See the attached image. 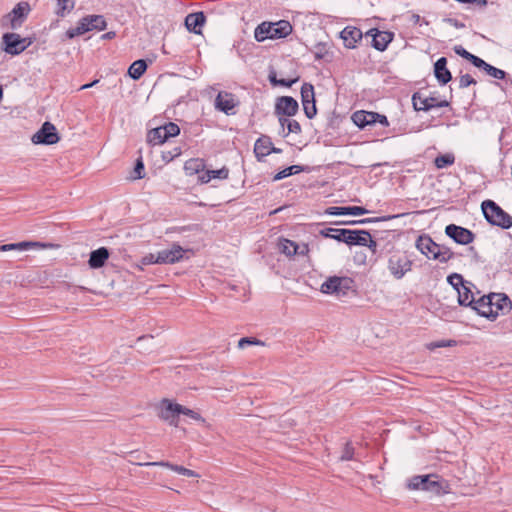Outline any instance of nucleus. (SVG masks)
Masks as SVG:
<instances>
[{
    "mask_svg": "<svg viewBox=\"0 0 512 512\" xmlns=\"http://www.w3.org/2000/svg\"><path fill=\"white\" fill-rule=\"evenodd\" d=\"M114 36H115V32L110 31V32L103 34L102 39H105V40L112 39Z\"/></svg>",
    "mask_w": 512,
    "mask_h": 512,
    "instance_id": "0e129e2a",
    "label": "nucleus"
},
{
    "mask_svg": "<svg viewBox=\"0 0 512 512\" xmlns=\"http://www.w3.org/2000/svg\"><path fill=\"white\" fill-rule=\"evenodd\" d=\"M181 414V405L169 399H163L158 406V416L169 425L177 427Z\"/></svg>",
    "mask_w": 512,
    "mask_h": 512,
    "instance_id": "39448f33",
    "label": "nucleus"
},
{
    "mask_svg": "<svg viewBox=\"0 0 512 512\" xmlns=\"http://www.w3.org/2000/svg\"><path fill=\"white\" fill-rule=\"evenodd\" d=\"M146 69L147 64L145 60L139 59L131 64L128 69V74L132 79L138 80L145 73Z\"/></svg>",
    "mask_w": 512,
    "mask_h": 512,
    "instance_id": "2f4dec72",
    "label": "nucleus"
},
{
    "mask_svg": "<svg viewBox=\"0 0 512 512\" xmlns=\"http://www.w3.org/2000/svg\"><path fill=\"white\" fill-rule=\"evenodd\" d=\"M471 308L478 312L479 315L493 320V304L492 293L489 295L481 296L479 299H474Z\"/></svg>",
    "mask_w": 512,
    "mask_h": 512,
    "instance_id": "f3484780",
    "label": "nucleus"
},
{
    "mask_svg": "<svg viewBox=\"0 0 512 512\" xmlns=\"http://www.w3.org/2000/svg\"><path fill=\"white\" fill-rule=\"evenodd\" d=\"M163 133L169 139L170 137H175L180 133V128L177 124L173 122H169L165 124L164 126H160Z\"/></svg>",
    "mask_w": 512,
    "mask_h": 512,
    "instance_id": "c03bdc74",
    "label": "nucleus"
},
{
    "mask_svg": "<svg viewBox=\"0 0 512 512\" xmlns=\"http://www.w3.org/2000/svg\"><path fill=\"white\" fill-rule=\"evenodd\" d=\"M135 179H141L144 177V164L142 160H137L135 168H134Z\"/></svg>",
    "mask_w": 512,
    "mask_h": 512,
    "instance_id": "6e6d98bb",
    "label": "nucleus"
},
{
    "mask_svg": "<svg viewBox=\"0 0 512 512\" xmlns=\"http://www.w3.org/2000/svg\"><path fill=\"white\" fill-rule=\"evenodd\" d=\"M412 104L417 111H429L433 108H442L449 105L446 100H439L437 97L432 96H424L421 92L413 94Z\"/></svg>",
    "mask_w": 512,
    "mask_h": 512,
    "instance_id": "6e6552de",
    "label": "nucleus"
},
{
    "mask_svg": "<svg viewBox=\"0 0 512 512\" xmlns=\"http://www.w3.org/2000/svg\"><path fill=\"white\" fill-rule=\"evenodd\" d=\"M416 248L426 257L434 259L438 244L428 235L419 236L415 244Z\"/></svg>",
    "mask_w": 512,
    "mask_h": 512,
    "instance_id": "6ab92c4d",
    "label": "nucleus"
},
{
    "mask_svg": "<svg viewBox=\"0 0 512 512\" xmlns=\"http://www.w3.org/2000/svg\"><path fill=\"white\" fill-rule=\"evenodd\" d=\"M147 140L152 145H159L167 141V137L163 133L161 127L153 128L148 132Z\"/></svg>",
    "mask_w": 512,
    "mask_h": 512,
    "instance_id": "f704fd0d",
    "label": "nucleus"
},
{
    "mask_svg": "<svg viewBox=\"0 0 512 512\" xmlns=\"http://www.w3.org/2000/svg\"><path fill=\"white\" fill-rule=\"evenodd\" d=\"M327 215L341 216V215H364L368 210L361 206H331L325 210Z\"/></svg>",
    "mask_w": 512,
    "mask_h": 512,
    "instance_id": "412c9836",
    "label": "nucleus"
},
{
    "mask_svg": "<svg viewBox=\"0 0 512 512\" xmlns=\"http://www.w3.org/2000/svg\"><path fill=\"white\" fill-rule=\"evenodd\" d=\"M48 245L41 243V242H35V241H23L19 243H11V244H4L0 246V251L7 252V251H28L30 249H40V248H46Z\"/></svg>",
    "mask_w": 512,
    "mask_h": 512,
    "instance_id": "aec40b11",
    "label": "nucleus"
},
{
    "mask_svg": "<svg viewBox=\"0 0 512 512\" xmlns=\"http://www.w3.org/2000/svg\"><path fill=\"white\" fill-rule=\"evenodd\" d=\"M353 455H354V448L352 447L350 442H347L345 444V447H344L343 452L341 454L340 460L341 461L351 460V459H353Z\"/></svg>",
    "mask_w": 512,
    "mask_h": 512,
    "instance_id": "603ef678",
    "label": "nucleus"
},
{
    "mask_svg": "<svg viewBox=\"0 0 512 512\" xmlns=\"http://www.w3.org/2000/svg\"><path fill=\"white\" fill-rule=\"evenodd\" d=\"M34 144L53 145L56 144L60 137L57 133L56 127L46 121L41 128L31 138Z\"/></svg>",
    "mask_w": 512,
    "mask_h": 512,
    "instance_id": "0eeeda50",
    "label": "nucleus"
},
{
    "mask_svg": "<svg viewBox=\"0 0 512 512\" xmlns=\"http://www.w3.org/2000/svg\"><path fill=\"white\" fill-rule=\"evenodd\" d=\"M457 294H458V303L461 306H469L471 307L474 303V294L470 290V288L465 284L462 288H457Z\"/></svg>",
    "mask_w": 512,
    "mask_h": 512,
    "instance_id": "7c9ffc66",
    "label": "nucleus"
},
{
    "mask_svg": "<svg viewBox=\"0 0 512 512\" xmlns=\"http://www.w3.org/2000/svg\"><path fill=\"white\" fill-rule=\"evenodd\" d=\"M184 250L180 245L173 244L170 249H164L157 252V260L158 264H174L183 259Z\"/></svg>",
    "mask_w": 512,
    "mask_h": 512,
    "instance_id": "f8f14e48",
    "label": "nucleus"
},
{
    "mask_svg": "<svg viewBox=\"0 0 512 512\" xmlns=\"http://www.w3.org/2000/svg\"><path fill=\"white\" fill-rule=\"evenodd\" d=\"M375 117H379V113L360 110L354 112L351 119L356 126L363 129L368 125L375 124Z\"/></svg>",
    "mask_w": 512,
    "mask_h": 512,
    "instance_id": "b1692460",
    "label": "nucleus"
},
{
    "mask_svg": "<svg viewBox=\"0 0 512 512\" xmlns=\"http://www.w3.org/2000/svg\"><path fill=\"white\" fill-rule=\"evenodd\" d=\"M89 31L90 28L87 26L86 22L84 21V18H81L75 27L70 28L66 31V37L68 39H72L76 36L83 35Z\"/></svg>",
    "mask_w": 512,
    "mask_h": 512,
    "instance_id": "c9c22d12",
    "label": "nucleus"
},
{
    "mask_svg": "<svg viewBox=\"0 0 512 512\" xmlns=\"http://www.w3.org/2000/svg\"><path fill=\"white\" fill-rule=\"evenodd\" d=\"M377 122L382 124L383 126H388L389 125V122H388L387 117L385 115L379 114V117H375V123H377Z\"/></svg>",
    "mask_w": 512,
    "mask_h": 512,
    "instance_id": "bf43d9fd",
    "label": "nucleus"
},
{
    "mask_svg": "<svg viewBox=\"0 0 512 512\" xmlns=\"http://www.w3.org/2000/svg\"><path fill=\"white\" fill-rule=\"evenodd\" d=\"M455 343V341L453 340H449V341H440V342H437L433 345V347H448V346H452L453 344Z\"/></svg>",
    "mask_w": 512,
    "mask_h": 512,
    "instance_id": "052dcab7",
    "label": "nucleus"
},
{
    "mask_svg": "<svg viewBox=\"0 0 512 512\" xmlns=\"http://www.w3.org/2000/svg\"><path fill=\"white\" fill-rule=\"evenodd\" d=\"M340 37L343 40L345 47L352 49L355 48L357 42L362 39L363 33L359 28L347 26L341 31Z\"/></svg>",
    "mask_w": 512,
    "mask_h": 512,
    "instance_id": "a211bd4d",
    "label": "nucleus"
},
{
    "mask_svg": "<svg viewBox=\"0 0 512 512\" xmlns=\"http://www.w3.org/2000/svg\"><path fill=\"white\" fill-rule=\"evenodd\" d=\"M285 115H280L279 116V123L282 127V129L284 130V127L288 125V122L290 121V119L288 118H285L284 117Z\"/></svg>",
    "mask_w": 512,
    "mask_h": 512,
    "instance_id": "680f3d73",
    "label": "nucleus"
},
{
    "mask_svg": "<svg viewBox=\"0 0 512 512\" xmlns=\"http://www.w3.org/2000/svg\"><path fill=\"white\" fill-rule=\"evenodd\" d=\"M434 74L438 82L442 85L451 81V72L447 69V59L445 57L439 58L434 64Z\"/></svg>",
    "mask_w": 512,
    "mask_h": 512,
    "instance_id": "5701e85b",
    "label": "nucleus"
},
{
    "mask_svg": "<svg viewBox=\"0 0 512 512\" xmlns=\"http://www.w3.org/2000/svg\"><path fill=\"white\" fill-rule=\"evenodd\" d=\"M287 132L284 134L285 136L289 133L299 134L301 132V125L296 120H290L287 125Z\"/></svg>",
    "mask_w": 512,
    "mask_h": 512,
    "instance_id": "5fc2aeb1",
    "label": "nucleus"
},
{
    "mask_svg": "<svg viewBox=\"0 0 512 512\" xmlns=\"http://www.w3.org/2000/svg\"><path fill=\"white\" fill-rule=\"evenodd\" d=\"M448 283L457 291V288H462L465 285L463 277L458 273H453L447 277ZM466 284H470L466 282Z\"/></svg>",
    "mask_w": 512,
    "mask_h": 512,
    "instance_id": "a18cd8bd",
    "label": "nucleus"
},
{
    "mask_svg": "<svg viewBox=\"0 0 512 512\" xmlns=\"http://www.w3.org/2000/svg\"><path fill=\"white\" fill-rule=\"evenodd\" d=\"M454 52L461 56L462 58L468 60L469 62H471L475 67L477 66V64L480 63L481 61V58L468 52L466 49H464L461 45H456L454 47Z\"/></svg>",
    "mask_w": 512,
    "mask_h": 512,
    "instance_id": "4c0bfd02",
    "label": "nucleus"
},
{
    "mask_svg": "<svg viewBox=\"0 0 512 512\" xmlns=\"http://www.w3.org/2000/svg\"><path fill=\"white\" fill-rule=\"evenodd\" d=\"M304 169L302 166L300 165H292L290 167H287L281 171H279L277 174H275L273 180L274 181H279V180H282L288 176H291L293 174H298L300 172H302Z\"/></svg>",
    "mask_w": 512,
    "mask_h": 512,
    "instance_id": "58836bf2",
    "label": "nucleus"
},
{
    "mask_svg": "<svg viewBox=\"0 0 512 512\" xmlns=\"http://www.w3.org/2000/svg\"><path fill=\"white\" fill-rule=\"evenodd\" d=\"M181 414L188 416L195 421L205 423V419L202 418V416L198 412H196L192 409H189L185 406H182V405H181Z\"/></svg>",
    "mask_w": 512,
    "mask_h": 512,
    "instance_id": "09e8293b",
    "label": "nucleus"
},
{
    "mask_svg": "<svg viewBox=\"0 0 512 512\" xmlns=\"http://www.w3.org/2000/svg\"><path fill=\"white\" fill-rule=\"evenodd\" d=\"M492 304L493 319H495L500 312L506 313L511 309V301L505 294L492 293Z\"/></svg>",
    "mask_w": 512,
    "mask_h": 512,
    "instance_id": "4be33fe9",
    "label": "nucleus"
},
{
    "mask_svg": "<svg viewBox=\"0 0 512 512\" xmlns=\"http://www.w3.org/2000/svg\"><path fill=\"white\" fill-rule=\"evenodd\" d=\"M291 32L292 26L289 21L263 22L256 27L254 37L258 42H262L266 39L285 38Z\"/></svg>",
    "mask_w": 512,
    "mask_h": 512,
    "instance_id": "f257e3e1",
    "label": "nucleus"
},
{
    "mask_svg": "<svg viewBox=\"0 0 512 512\" xmlns=\"http://www.w3.org/2000/svg\"><path fill=\"white\" fill-rule=\"evenodd\" d=\"M208 178H204V183H208L211 179H226L229 175V170L225 167L218 170L209 171Z\"/></svg>",
    "mask_w": 512,
    "mask_h": 512,
    "instance_id": "49530a36",
    "label": "nucleus"
},
{
    "mask_svg": "<svg viewBox=\"0 0 512 512\" xmlns=\"http://www.w3.org/2000/svg\"><path fill=\"white\" fill-rule=\"evenodd\" d=\"M279 251L287 257L297 255V244L289 239H280L278 243Z\"/></svg>",
    "mask_w": 512,
    "mask_h": 512,
    "instance_id": "72a5a7b5",
    "label": "nucleus"
},
{
    "mask_svg": "<svg viewBox=\"0 0 512 512\" xmlns=\"http://www.w3.org/2000/svg\"><path fill=\"white\" fill-rule=\"evenodd\" d=\"M319 234L325 238H331L352 246V235L354 234V230L344 228H324L319 231Z\"/></svg>",
    "mask_w": 512,
    "mask_h": 512,
    "instance_id": "2eb2a0df",
    "label": "nucleus"
},
{
    "mask_svg": "<svg viewBox=\"0 0 512 512\" xmlns=\"http://www.w3.org/2000/svg\"><path fill=\"white\" fill-rule=\"evenodd\" d=\"M237 105L238 100L235 95L226 91H220L214 101L215 109L225 113L226 115H234Z\"/></svg>",
    "mask_w": 512,
    "mask_h": 512,
    "instance_id": "9d476101",
    "label": "nucleus"
},
{
    "mask_svg": "<svg viewBox=\"0 0 512 512\" xmlns=\"http://www.w3.org/2000/svg\"><path fill=\"white\" fill-rule=\"evenodd\" d=\"M97 82H98V80H95V81H93V82H91V83H89V84H85V85L81 86V88H80V89H81V90H84V89L90 88V87H92L93 85H95Z\"/></svg>",
    "mask_w": 512,
    "mask_h": 512,
    "instance_id": "338daca9",
    "label": "nucleus"
},
{
    "mask_svg": "<svg viewBox=\"0 0 512 512\" xmlns=\"http://www.w3.org/2000/svg\"><path fill=\"white\" fill-rule=\"evenodd\" d=\"M394 216H388V217H374V218H369L370 220V223H375V222H379V221H385V220H388V219H391L393 218Z\"/></svg>",
    "mask_w": 512,
    "mask_h": 512,
    "instance_id": "e2e57ef3",
    "label": "nucleus"
},
{
    "mask_svg": "<svg viewBox=\"0 0 512 512\" xmlns=\"http://www.w3.org/2000/svg\"><path fill=\"white\" fill-rule=\"evenodd\" d=\"M366 36H370L372 38V46L378 51H384L394 38V34L392 32L380 31L376 28L367 31Z\"/></svg>",
    "mask_w": 512,
    "mask_h": 512,
    "instance_id": "4468645a",
    "label": "nucleus"
},
{
    "mask_svg": "<svg viewBox=\"0 0 512 512\" xmlns=\"http://www.w3.org/2000/svg\"><path fill=\"white\" fill-rule=\"evenodd\" d=\"M210 170H207L203 173V175L200 177L201 181L204 183V178H208V175H210L209 173Z\"/></svg>",
    "mask_w": 512,
    "mask_h": 512,
    "instance_id": "774afa93",
    "label": "nucleus"
},
{
    "mask_svg": "<svg viewBox=\"0 0 512 512\" xmlns=\"http://www.w3.org/2000/svg\"><path fill=\"white\" fill-rule=\"evenodd\" d=\"M408 488L411 490L421 489L433 493H439L442 489V485L439 482L437 475H416L409 480Z\"/></svg>",
    "mask_w": 512,
    "mask_h": 512,
    "instance_id": "20e7f679",
    "label": "nucleus"
},
{
    "mask_svg": "<svg viewBox=\"0 0 512 512\" xmlns=\"http://www.w3.org/2000/svg\"><path fill=\"white\" fill-rule=\"evenodd\" d=\"M412 269V261L403 254H393L388 259V270L396 279H402Z\"/></svg>",
    "mask_w": 512,
    "mask_h": 512,
    "instance_id": "423d86ee",
    "label": "nucleus"
},
{
    "mask_svg": "<svg viewBox=\"0 0 512 512\" xmlns=\"http://www.w3.org/2000/svg\"><path fill=\"white\" fill-rule=\"evenodd\" d=\"M320 291L337 298L346 297L356 292L355 282L350 277L332 276L322 283Z\"/></svg>",
    "mask_w": 512,
    "mask_h": 512,
    "instance_id": "f03ea898",
    "label": "nucleus"
},
{
    "mask_svg": "<svg viewBox=\"0 0 512 512\" xmlns=\"http://www.w3.org/2000/svg\"><path fill=\"white\" fill-rule=\"evenodd\" d=\"M144 465L145 466H161V467H166V468H169V469L175 471L178 474H181V475H184V476H187V477H198V474L195 471L187 469V468H185L183 466L172 464L170 462H165V461L148 462V463H145Z\"/></svg>",
    "mask_w": 512,
    "mask_h": 512,
    "instance_id": "cd10ccee",
    "label": "nucleus"
},
{
    "mask_svg": "<svg viewBox=\"0 0 512 512\" xmlns=\"http://www.w3.org/2000/svg\"><path fill=\"white\" fill-rule=\"evenodd\" d=\"M352 245L366 246L374 251L377 243L372 239L368 231L354 230V234L352 235Z\"/></svg>",
    "mask_w": 512,
    "mask_h": 512,
    "instance_id": "393cba45",
    "label": "nucleus"
},
{
    "mask_svg": "<svg viewBox=\"0 0 512 512\" xmlns=\"http://www.w3.org/2000/svg\"><path fill=\"white\" fill-rule=\"evenodd\" d=\"M272 143L267 137L259 138L254 145V153L258 159H261L271 153Z\"/></svg>",
    "mask_w": 512,
    "mask_h": 512,
    "instance_id": "c85d7f7f",
    "label": "nucleus"
},
{
    "mask_svg": "<svg viewBox=\"0 0 512 512\" xmlns=\"http://www.w3.org/2000/svg\"><path fill=\"white\" fill-rule=\"evenodd\" d=\"M453 257L454 253L448 247L441 246L438 244L437 252L434 255L435 260H438L441 263H446Z\"/></svg>",
    "mask_w": 512,
    "mask_h": 512,
    "instance_id": "a19ab883",
    "label": "nucleus"
},
{
    "mask_svg": "<svg viewBox=\"0 0 512 512\" xmlns=\"http://www.w3.org/2000/svg\"><path fill=\"white\" fill-rule=\"evenodd\" d=\"M479 69L484 70L489 76L495 79H504L506 76V72L499 68H496L488 63H486L483 59H481L480 63L476 66Z\"/></svg>",
    "mask_w": 512,
    "mask_h": 512,
    "instance_id": "473e14b6",
    "label": "nucleus"
},
{
    "mask_svg": "<svg viewBox=\"0 0 512 512\" xmlns=\"http://www.w3.org/2000/svg\"><path fill=\"white\" fill-rule=\"evenodd\" d=\"M56 1V14L58 16H65L74 8V0H55Z\"/></svg>",
    "mask_w": 512,
    "mask_h": 512,
    "instance_id": "e433bc0d",
    "label": "nucleus"
},
{
    "mask_svg": "<svg viewBox=\"0 0 512 512\" xmlns=\"http://www.w3.org/2000/svg\"><path fill=\"white\" fill-rule=\"evenodd\" d=\"M4 51L10 55H18L23 52L30 42L16 33H6L2 37Z\"/></svg>",
    "mask_w": 512,
    "mask_h": 512,
    "instance_id": "1a4fd4ad",
    "label": "nucleus"
},
{
    "mask_svg": "<svg viewBox=\"0 0 512 512\" xmlns=\"http://www.w3.org/2000/svg\"><path fill=\"white\" fill-rule=\"evenodd\" d=\"M445 233L448 237L453 239L456 243L461 245H467L473 242L474 240V234L472 231H470L467 228L455 225V224H449L445 228Z\"/></svg>",
    "mask_w": 512,
    "mask_h": 512,
    "instance_id": "9b49d317",
    "label": "nucleus"
},
{
    "mask_svg": "<svg viewBox=\"0 0 512 512\" xmlns=\"http://www.w3.org/2000/svg\"><path fill=\"white\" fill-rule=\"evenodd\" d=\"M350 223L351 224H356V223H358V224H367V223H370V220H369V218H366V219H362V220H358V221H352Z\"/></svg>",
    "mask_w": 512,
    "mask_h": 512,
    "instance_id": "69168bd1",
    "label": "nucleus"
},
{
    "mask_svg": "<svg viewBox=\"0 0 512 512\" xmlns=\"http://www.w3.org/2000/svg\"><path fill=\"white\" fill-rule=\"evenodd\" d=\"M249 345H260V346H264L265 343L257 338H252V337H243L239 340L238 342V347L240 349H244L245 347L249 346Z\"/></svg>",
    "mask_w": 512,
    "mask_h": 512,
    "instance_id": "de8ad7c7",
    "label": "nucleus"
},
{
    "mask_svg": "<svg viewBox=\"0 0 512 512\" xmlns=\"http://www.w3.org/2000/svg\"><path fill=\"white\" fill-rule=\"evenodd\" d=\"M297 248H298L297 255H307L309 252V247H308V244H306V243H303L301 245L297 244Z\"/></svg>",
    "mask_w": 512,
    "mask_h": 512,
    "instance_id": "13d9d810",
    "label": "nucleus"
},
{
    "mask_svg": "<svg viewBox=\"0 0 512 512\" xmlns=\"http://www.w3.org/2000/svg\"><path fill=\"white\" fill-rule=\"evenodd\" d=\"M185 170L190 174L198 173L201 169L204 168V164L202 161L198 159H190L185 163Z\"/></svg>",
    "mask_w": 512,
    "mask_h": 512,
    "instance_id": "37998d69",
    "label": "nucleus"
},
{
    "mask_svg": "<svg viewBox=\"0 0 512 512\" xmlns=\"http://www.w3.org/2000/svg\"><path fill=\"white\" fill-rule=\"evenodd\" d=\"M205 22V15L203 12L191 13L185 18L186 28L195 34L201 33V27Z\"/></svg>",
    "mask_w": 512,
    "mask_h": 512,
    "instance_id": "a878e982",
    "label": "nucleus"
},
{
    "mask_svg": "<svg viewBox=\"0 0 512 512\" xmlns=\"http://www.w3.org/2000/svg\"><path fill=\"white\" fill-rule=\"evenodd\" d=\"M109 258V251L106 247H100L90 253L88 264L91 268H101Z\"/></svg>",
    "mask_w": 512,
    "mask_h": 512,
    "instance_id": "bb28decb",
    "label": "nucleus"
},
{
    "mask_svg": "<svg viewBox=\"0 0 512 512\" xmlns=\"http://www.w3.org/2000/svg\"><path fill=\"white\" fill-rule=\"evenodd\" d=\"M156 260H157V254H149L143 258L142 262L145 265L158 264V261H156Z\"/></svg>",
    "mask_w": 512,
    "mask_h": 512,
    "instance_id": "4d7b16f0",
    "label": "nucleus"
},
{
    "mask_svg": "<svg viewBox=\"0 0 512 512\" xmlns=\"http://www.w3.org/2000/svg\"><path fill=\"white\" fill-rule=\"evenodd\" d=\"M298 109V102L290 96L279 97L275 104V114L277 116L285 115L291 117L298 112Z\"/></svg>",
    "mask_w": 512,
    "mask_h": 512,
    "instance_id": "ddd939ff",
    "label": "nucleus"
},
{
    "mask_svg": "<svg viewBox=\"0 0 512 512\" xmlns=\"http://www.w3.org/2000/svg\"><path fill=\"white\" fill-rule=\"evenodd\" d=\"M303 110L308 119H312L317 114V108L315 102L302 103Z\"/></svg>",
    "mask_w": 512,
    "mask_h": 512,
    "instance_id": "3c124183",
    "label": "nucleus"
},
{
    "mask_svg": "<svg viewBox=\"0 0 512 512\" xmlns=\"http://www.w3.org/2000/svg\"><path fill=\"white\" fill-rule=\"evenodd\" d=\"M29 11L30 5L27 2H19L4 19H8L11 27L16 28L22 24Z\"/></svg>",
    "mask_w": 512,
    "mask_h": 512,
    "instance_id": "dca6fc26",
    "label": "nucleus"
},
{
    "mask_svg": "<svg viewBox=\"0 0 512 512\" xmlns=\"http://www.w3.org/2000/svg\"><path fill=\"white\" fill-rule=\"evenodd\" d=\"M472 84H476V80L469 74L461 75L459 78V87L464 89Z\"/></svg>",
    "mask_w": 512,
    "mask_h": 512,
    "instance_id": "864d4df0",
    "label": "nucleus"
},
{
    "mask_svg": "<svg viewBox=\"0 0 512 512\" xmlns=\"http://www.w3.org/2000/svg\"><path fill=\"white\" fill-rule=\"evenodd\" d=\"M302 103L315 102L314 87L310 83H304L301 87Z\"/></svg>",
    "mask_w": 512,
    "mask_h": 512,
    "instance_id": "ea45409f",
    "label": "nucleus"
},
{
    "mask_svg": "<svg viewBox=\"0 0 512 512\" xmlns=\"http://www.w3.org/2000/svg\"><path fill=\"white\" fill-rule=\"evenodd\" d=\"M485 219L492 225L509 229L512 227V216L505 212L492 200H485L481 204Z\"/></svg>",
    "mask_w": 512,
    "mask_h": 512,
    "instance_id": "7ed1b4c3",
    "label": "nucleus"
},
{
    "mask_svg": "<svg viewBox=\"0 0 512 512\" xmlns=\"http://www.w3.org/2000/svg\"><path fill=\"white\" fill-rule=\"evenodd\" d=\"M83 18L87 26L90 28V31H103L106 29L107 23L102 15H87Z\"/></svg>",
    "mask_w": 512,
    "mask_h": 512,
    "instance_id": "c756f323",
    "label": "nucleus"
},
{
    "mask_svg": "<svg viewBox=\"0 0 512 512\" xmlns=\"http://www.w3.org/2000/svg\"><path fill=\"white\" fill-rule=\"evenodd\" d=\"M455 157L453 154H443L439 155L435 158L434 164L438 169L445 168L447 166H450L454 163Z\"/></svg>",
    "mask_w": 512,
    "mask_h": 512,
    "instance_id": "79ce46f5",
    "label": "nucleus"
},
{
    "mask_svg": "<svg viewBox=\"0 0 512 512\" xmlns=\"http://www.w3.org/2000/svg\"><path fill=\"white\" fill-rule=\"evenodd\" d=\"M269 80L274 85H280L284 87H291L295 82L298 81V78L295 79H276L275 75H269Z\"/></svg>",
    "mask_w": 512,
    "mask_h": 512,
    "instance_id": "8fccbe9b",
    "label": "nucleus"
}]
</instances>
